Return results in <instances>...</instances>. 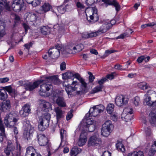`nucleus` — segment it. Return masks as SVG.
<instances>
[{"label": "nucleus", "mask_w": 156, "mask_h": 156, "mask_svg": "<svg viewBox=\"0 0 156 156\" xmlns=\"http://www.w3.org/2000/svg\"><path fill=\"white\" fill-rule=\"evenodd\" d=\"M39 80L41 81L40 84H42L40 85V89L39 92L41 96L44 97L47 96L46 92L52 88L51 83L56 85L60 83V80L55 75L49 76L46 77L44 80Z\"/></svg>", "instance_id": "1"}, {"label": "nucleus", "mask_w": 156, "mask_h": 156, "mask_svg": "<svg viewBox=\"0 0 156 156\" xmlns=\"http://www.w3.org/2000/svg\"><path fill=\"white\" fill-rule=\"evenodd\" d=\"M23 127L24 129L23 136L27 140L32 137L34 131V127L30 124L29 121L25 120L23 121Z\"/></svg>", "instance_id": "2"}, {"label": "nucleus", "mask_w": 156, "mask_h": 156, "mask_svg": "<svg viewBox=\"0 0 156 156\" xmlns=\"http://www.w3.org/2000/svg\"><path fill=\"white\" fill-rule=\"evenodd\" d=\"M97 12V9L95 7H92L86 10V15L88 21L94 23L98 20L99 17Z\"/></svg>", "instance_id": "3"}, {"label": "nucleus", "mask_w": 156, "mask_h": 156, "mask_svg": "<svg viewBox=\"0 0 156 156\" xmlns=\"http://www.w3.org/2000/svg\"><path fill=\"white\" fill-rule=\"evenodd\" d=\"M50 118V114L46 113L44 114L42 118L39 119L38 126L39 130L43 131L48 127Z\"/></svg>", "instance_id": "4"}, {"label": "nucleus", "mask_w": 156, "mask_h": 156, "mask_svg": "<svg viewBox=\"0 0 156 156\" xmlns=\"http://www.w3.org/2000/svg\"><path fill=\"white\" fill-rule=\"evenodd\" d=\"M18 119L15 117V113H9L5 117L4 123L7 127L12 128L16 125Z\"/></svg>", "instance_id": "5"}, {"label": "nucleus", "mask_w": 156, "mask_h": 156, "mask_svg": "<svg viewBox=\"0 0 156 156\" xmlns=\"http://www.w3.org/2000/svg\"><path fill=\"white\" fill-rule=\"evenodd\" d=\"M63 85L66 86L65 90L68 95L74 96L81 94V91L77 90V87L76 86V85H75L74 87H72L69 84H66L65 82H64L63 83Z\"/></svg>", "instance_id": "6"}, {"label": "nucleus", "mask_w": 156, "mask_h": 156, "mask_svg": "<svg viewBox=\"0 0 156 156\" xmlns=\"http://www.w3.org/2000/svg\"><path fill=\"white\" fill-rule=\"evenodd\" d=\"M101 144V139L99 137L98 135L97 134L91 136L88 141V147L100 146Z\"/></svg>", "instance_id": "7"}, {"label": "nucleus", "mask_w": 156, "mask_h": 156, "mask_svg": "<svg viewBox=\"0 0 156 156\" xmlns=\"http://www.w3.org/2000/svg\"><path fill=\"white\" fill-rule=\"evenodd\" d=\"M24 6L23 0H13L12 4L13 10L16 12H19Z\"/></svg>", "instance_id": "8"}, {"label": "nucleus", "mask_w": 156, "mask_h": 156, "mask_svg": "<svg viewBox=\"0 0 156 156\" xmlns=\"http://www.w3.org/2000/svg\"><path fill=\"white\" fill-rule=\"evenodd\" d=\"M106 31V29H104L103 30H99V29L97 31L95 32H91L89 33L86 32H84L82 34V36L83 38H92L93 37H96L103 33H105Z\"/></svg>", "instance_id": "9"}, {"label": "nucleus", "mask_w": 156, "mask_h": 156, "mask_svg": "<svg viewBox=\"0 0 156 156\" xmlns=\"http://www.w3.org/2000/svg\"><path fill=\"white\" fill-rule=\"evenodd\" d=\"M152 92L155 95L156 97L154 99L151 98V97L148 96L147 94H145L144 95V102L146 103V105L149 106H155L156 105V92L154 91Z\"/></svg>", "instance_id": "10"}, {"label": "nucleus", "mask_w": 156, "mask_h": 156, "mask_svg": "<svg viewBox=\"0 0 156 156\" xmlns=\"http://www.w3.org/2000/svg\"><path fill=\"white\" fill-rule=\"evenodd\" d=\"M41 81L38 80L34 82H28L24 83V87L25 89L30 91H31L35 88L38 87Z\"/></svg>", "instance_id": "11"}, {"label": "nucleus", "mask_w": 156, "mask_h": 156, "mask_svg": "<svg viewBox=\"0 0 156 156\" xmlns=\"http://www.w3.org/2000/svg\"><path fill=\"white\" fill-rule=\"evenodd\" d=\"M39 144L41 146L47 145L48 140L44 134H37V136Z\"/></svg>", "instance_id": "12"}, {"label": "nucleus", "mask_w": 156, "mask_h": 156, "mask_svg": "<svg viewBox=\"0 0 156 156\" xmlns=\"http://www.w3.org/2000/svg\"><path fill=\"white\" fill-rule=\"evenodd\" d=\"M31 109L30 105L28 104L25 105L19 112L20 115L23 117L27 116L30 113Z\"/></svg>", "instance_id": "13"}, {"label": "nucleus", "mask_w": 156, "mask_h": 156, "mask_svg": "<svg viewBox=\"0 0 156 156\" xmlns=\"http://www.w3.org/2000/svg\"><path fill=\"white\" fill-rule=\"evenodd\" d=\"M127 98L122 95L116 97L115 99L116 105L118 106H121L126 105L128 103Z\"/></svg>", "instance_id": "14"}, {"label": "nucleus", "mask_w": 156, "mask_h": 156, "mask_svg": "<svg viewBox=\"0 0 156 156\" xmlns=\"http://www.w3.org/2000/svg\"><path fill=\"white\" fill-rule=\"evenodd\" d=\"M39 103L40 105L42 106L43 108L44 109L45 112H49L52 110L51 105L49 102L41 99L39 100Z\"/></svg>", "instance_id": "15"}, {"label": "nucleus", "mask_w": 156, "mask_h": 156, "mask_svg": "<svg viewBox=\"0 0 156 156\" xmlns=\"http://www.w3.org/2000/svg\"><path fill=\"white\" fill-rule=\"evenodd\" d=\"M102 2L108 5L114 6L117 12H118L120 9V6L116 0H102Z\"/></svg>", "instance_id": "16"}, {"label": "nucleus", "mask_w": 156, "mask_h": 156, "mask_svg": "<svg viewBox=\"0 0 156 156\" xmlns=\"http://www.w3.org/2000/svg\"><path fill=\"white\" fill-rule=\"evenodd\" d=\"M60 134L61 141L59 147H63L67 144V142L66 141L67 137L66 131L63 129H62L60 131Z\"/></svg>", "instance_id": "17"}, {"label": "nucleus", "mask_w": 156, "mask_h": 156, "mask_svg": "<svg viewBox=\"0 0 156 156\" xmlns=\"http://www.w3.org/2000/svg\"><path fill=\"white\" fill-rule=\"evenodd\" d=\"M38 15L33 12H27L26 14V20L27 22H34L36 21Z\"/></svg>", "instance_id": "18"}, {"label": "nucleus", "mask_w": 156, "mask_h": 156, "mask_svg": "<svg viewBox=\"0 0 156 156\" xmlns=\"http://www.w3.org/2000/svg\"><path fill=\"white\" fill-rule=\"evenodd\" d=\"M48 55L50 57L52 58H56L60 55V51L54 47L51 48L48 50Z\"/></svg>", "instance_id": "19"}, {"label": "nucleus", "mask_w": 156, "mask_h": 156, "mask_svg": "<svg viewBox=\"0 0 156 156\" xmlns=\"http://www.w3.org/2000/svg\"><path fill=\"white\" fill-rule=\"evenodd\" d=\"M54 111L56 114L57 122H58L64 117V112L62 110L61 108L59 107H55L54 108Z\"/></svg>", "instance_id": "20"}, {"label": "nucleus", "mask_w": 156, "mask_h": 156, "mask_svg": "<svg viewBox=\"0 0 156 156\" xmlns=\"http://www.w3.org/2000/svg\"><path fill=\"white\" fill-rule=\"evenodd\" d=\"M87 135L84 131H82L79 139L78 142V144L79 146H82L85 144L87 141Z\"/></svg>", "instance_id": "21"}, {"label": "nucleus", "mask_w": 156, "mask_h": 156, "mask_svg": "<svg viewBox=\"0 0 156 156\" xmlns=\"http://www.w3.org/2000/svg\"><path fill=\"white\" fill-rule=\"evenodd\" d=\"M79 81L81 83L80 87L81 89L80 90L81 91V94L87 92V84L85 82L84 79L83 78H80Z\"/></svg>", "instance_id": "22"}, {"label": "nucleus", "mask_w": 156, "mask_h": 156, "mask_svg": "<svg viewBox=\"0 0 156 156\" xmlns=\"http://www.w3.org/2000/svg\"><path fill=\"white\" fill-rule=\"evenodd\" d=\"M51 5L48 3H45L39 9L40 13L43 14L48 11L51 8Z\"/></svg>", "instance_id": "23"}, {"label": "nucleus", "mask_w": 156, "mask_h": 156, "mask_svg": "<svg viewBox=\"0 0 156 156\" xmlns=\"http://www.w3.org/2000/svg\"><path fill=\"white\" fill-rule=\"evenodd\" d=\"M55 102L56 104L60 107H63L66 106V103L62 97H58Z\"/></svg>", "instance_id": "24"}, {"label": "nucleus", "mask_w": 156, "mask_h": 156, "mask_svg": "<svg viewBox=\"0 0 156 156\" xmlns=\"http://www.w3.org/2000/svg\"><path fill=\"white\" fill-rule=\"evenodd\" d=\"M133 32L132 30L131 29H129L126 30L124 33L121 34L119 36L117 37L116 39H123L129 37L130 34Z\"/></svg>", "instance_id": "25"}, {"label": "nucleus", "mask_w": 156, "mask_h": 156, "mask_svg": "<svg viewBox=\"0 0 156 156\" xmlns=\"http://www.w3.org/2000/svg\"><path fill=\"white\" fill-rule=\"evenodd\" d=\"M149 120L152 126H156V114L154 113H151L149 114Z\"/></svg>", "instance_id": "26"}, {"label": "nucleus", "mask_w": 156, "mask_h": 156, "mask_svg": "<svg viewBox=\"0 0 156 156\" xmlns=\"http://www.w3.org/2000/svg\"><path fill=\"white\" fill-rule=\"evenodd\" d=\"M102 127L105 128L111 131L113 128V126L112 122L109 120L106 121L102 125Z\"/></svg>", "instance_id": "27"}, {"label": "nucleus", "mask_w": 156, "mask_h": 156, "mask_svg": "<svg viewBox=\"0 0 156 156\" xmlns=\"http://www.w3.org/2000/svg\"><path fill=\"white\" fill-rule=\"evenodd\" d=\"M2 88L4 89V90L8 92L9 94L12 97H14L15 94V91L10 86L2 87Z\"/></svg>", "instance_id": "28"}, {"label": "nucleus", "mask_w": 156, "mask_h": 156, "mask_svg": "<svg viewBox=\"0 0 156 156\" xmlns=\"http://www.w3.org/2000/svg\"><path fill=\"white\" fill-rule=\"evenodd\" d=\"M41 33L43 35L49 34L51 31V28L48 26H43L40 29Z\"/></svg>", "instance_id": "29"}, {"label": "nucleus", "mask_w": 156, "mask_h": 156, "mask_svg": "<svg viewBox=\"0 0 156 156\" xmlns=\"http://www.w3.org/2000/svg\"><path fill=\"white\" fill-rule=\"evenodd\" d=\"M81 151V150L80 149L76 147H74L70 152L71 156H76Z\"/></svg>", "instance_id": "30"}, {"label": "nucleus", "mask_w": 156, "mask_h": 156, "mask_svg": "<svg viewBox=\"0 0 156 156\" xmlns=\"http://www.w3.org/2000/svg\"><path fill=\"white\" fill-rule=\"evenodd\" d=\"M8 44L12 47L13 48L16 44L21 42H23V40H20L18 42L16 41V40H8L7 41Z\"/></svg>", "instance_id": "31"}, {"label": "nucleus", "mask_w": 156, "mask_h": 156, "mask_svg": "<svg viewBox=\"0 0 156 156\" xmlns=\"http://www.w3.org/2000/svg\"><path fill=\"white\" fill-rule=\"evenodd\" d=\"M115 22V20H113L110 21V22L108 23L107 24H105L104 26V28H101L99 30H103L106 29L105 32L109 30L110 28L112 27L113 24H114Z\"/></svg>", "instance_id": "32"}, {"label": "nucleus", "mask_w": 156, "mask_h": 156, "mask_svg": "<svg viewBox=\"0 0 156 156\" xmlns=\"http://www.w3.org/2000/svg\"><path fill=\"white\" fill-rule=\"evenodd\" d=\"M27 2L29 4H31L34 7H36L40 5V0H26Z\"/></svg>", "instance_id": "33"}, {"label": "nucleus", "mask_w": 156, "mask_h": 156, "mask_svg": "<svg viewBox=\"0 0 156 156\" xmlns=\"http://www.w3.org/2000/svg\"><path fill=\"white\" fill-rule=\"evenodd\" d=\"M112 132L110 130L105 128L103 127H102L101 129V135L105 137H107L110 135V133Z\"/></svg>", "instance_id": "34"}, {"label": "nucleus", "mask_w": 156, "mask_h": 156, "mask_svg": "<svg viewBox=\"0 0 156 156\" xmlns=\"http://www.w3.org/2000/svg\"><path fill=\"white\" fill-rule=\"evenodd\" d=\"M8 97V95L5 91L0 89V100H5Z\"/></svg>", "instance_id": "35"}, {"label": "nucleus", "mask_w": 156, "mask_h": 156, "mask_svg": "<svg viewBox=\"0 0 156 156\" xmlns=\"http://www.w3.org/2000/svg\"><path fill=\"white\" fill-rule=\"evenodd\" d=\"M75 46H76L75 43H69L66 46V48L67 50H68L69 51H74L75 52V48H76Z\"/></svg>", "instance_id": "36"}, {"label": "nucleus", "mask_w": 156, "mask_h": 156, "mask_svg": "<svg viewBox=\"0 0 156 156\" xmlns=\"http://www.w3.org/2000/svg\"><path fill=\"white\" fill-rule=\"evenodd\" d=\"M0 25V37H2L6 34L5 30V24L4 23H1Z\"/></svg>", "instance_id": "37"}, {"label": "nucleus", "mask_w": 156, "mask_h": 156, "mask_svg": "<svg viewBox=\"0 0 156 156\" xmlns=\"http://www.w3.org/2000/svg\"><path fill=\"white\" fill-rule=\"evenodd\" d=\"M75 52L80 51L84 48V46L82 44L75 43Z\"/></svg>", "instance_id": "38"}, {"label": "nucleus", "mask_w": 156, "mask_h": 156, "mask_svg": "<svg viewBox=\"0 0 156 156\" xmlns=\"http://www.w3.org/2000/svg\"><path fill=\"white\" fill-rule=\"evenodd\" d=\"M156 151V142H154V144L151 147L150 150L148 154L150 156H152L154 155Z\"/></svg>", "instance_id": "39"}, {"label": "nucleus", "mask_w": 156, "mask_h": 156, "mask_svg": "<svg viewBox=\"0 0 156 156\" xmlns=\"http://www.w3.org/2000/svg\"><path fill=\"white\" fill-rule=\"evenodd\" d=\"M127 156H144L143 152L141 151H134L129 153Z\"/></svg>", "instance_id": "40"}, {"label": "nucleus", "mask_w": 156, "mask_h": 156, "mask_svg": "<svg viewBox=\"0 0 156 156\" xmlns=\"http://www.w3.org/2000/svg\"><path fill=\"white\" fill-rule=\"evenodd\" d=\"M114 105L113 104H109L107 107V111L109 114L112 113L114 111Z\"/></svg>", "instance_id": "41"}, {"label": "nucleus", "mask_w": 156, "mask_h": 156, "mask_svg": "<svg viewBox=\"0 0 156 156\" xmlns=\"http://www.w3.org/2000/svg\"><path fill=\"white\" fill-rule=\"evenodd\" d=\"M96 106V108L94 110V111L96 112H99V113H101L103 112L104 109V106L102 105H100Z\"/></svg>", "instance_id": "42"}, {"label": "nucleus", "mask_w": 156, "mask_h": 156, "mask_svg": "<svg viewBox=\"0 0 156 156\" xmlns=\"http://www.w3.org/2000/svg\"><path fill=\"white\" fill-rule=\"evenodd\" d=\"M138 87L143 90H145L148 89L149 86L145 82H142L138 84Z\"/></svg>", "instance_id": "43"}, {"label": "nucleus", "mask_w": 156, "mask_h": 156, "mask_svg": "<svg viewBox=\"0 0 156 156\" xmlns=\"http://www.w3.org/2000/svg\"><path fill=\"white\" fill-rule=\"evenodd\" d=\"M6 148L12 152L13 151H14L15 149V146L10 141H8V145Z\"/></svg>", "instance_id": "44"}, {"label": "nucleus", "mask_w": 156, "mask_h": 156, "mask_svg": "<svg viewBox=\"0 0 156 156\" xmlns=\"http://www.w3.org/2000/svg\"><path fill=\"white\" fill-rule=\"evenodd\" d=\"M116 146L118 150H120L122 152L125 151V148L123 144L121 143H117L116 144Z\"/></svg>", "instance_id": "45"}, {"label": "nucleus", "mask_w": 156, "mask_h": 156, "mask_svg": "<svg viewBox=\"0 0 156 156\" xmlns=\"http://www.w3.org/2000/svg\"><path fill=\"white\" fill-rule=\"evenodd\" d=\"M102 88L103 87L102 86H97L92 90L91 93L94 94L102 90Z\"/></svg>", "instance_id": "46"}, {"label": "nucleus", "mask_w": 156, "mask_h": 156, "mask_svg": "<svg viewBox=\"0 0 156 156\" xmlns=\"http://www.w3.org/2000/svg\"><path fill=\"white\" fill-rule=\"evenodd\" d=\"M102 88L103 87L102 86H97L92 90L91 93L94 94L102 90Z\"/></svg>", "instance_id": "47"}, {"label": "nucleus", "mask_w": 156, "mask_h": 156, "mask_svg": "<svg viewBox=\"0 0 156 156\" xmlns=\"http://www.w3.org/2000/svg\"><path fill=\"white\" fill-rule=\"evenodd\" d=\"M156 25V22L150 23L148 24H145L141 26V27L142 28L144 29L147 27H152Z\"/></svg>", "instance_id": "48"}, {"label": "nucleus", "mask_w": 156, "mask_h": 156, "mask_svg": "<svg viewBox=\"0 0 156 156\" xmlns=\"http://www.w3.org/2000/svg\"><path fill=\"white\" fill-rule=\"evenodd\" d=\"M123 112L126 114H133V109L130 107H128L126 108L123 111Z\"/></svg>", "instance_id": "49"}, {"label": "nucleus", "mask_w": 156, "mask_h": 156, "mask_svg": "<svg viewBox=\"0 0 156 156\" xmlns=\"http://www.w3.org/2000/svg\"><path fill=\"white\" fill-rule=\"evenodd\" d=\"M133 114H126V115L124 117L125 121L126 122L129 121L133 119Z\"/></svg>", "instance_id": "50"}, {"label": "nucleus", "mask_w": 156, "mask_h": 156, "mask_svg": "<svg viewBox=\"0 0 156 156\" xmlns=\"http://www.w3.org/2000/svg\"><path fill=\"white\" fill-rule=\"evenodd\" d=\"M116 74L115 72H113L111 73L110 74L107 75L106 78L109 80H112L113 79L115 76L116 75Z\"/></svg>", "instance_id": "51"}, {"label": "nucleus", "mask_w": 156, "mask_h": 156, "mask_svg": "<svg viewBox=\"0 0 156 156\" xmlns=\"http://www.w3.org/2000/svg\"><path fill=\"white\" fill-rule=\"evenodd\" d=\"M34 44V41H32L30 42L29 43H27L25 44L24 46L25 48L24 49H26L28 50V52H29L30 48Z\"/></svg>", "instance_id": "52"}, {"label": "nucleus", "mask_w": 156, "mask_h": 156, "mask_svg": "<svg viewBox=\"0 0 156 156\" xmlns=\"http://www.w3.org/2000/svg\"><path fill=\"white\" fill-rule=\"evenodd\" d=\"M140 101V98L138 96L135 97L133 99V104L136 106L139 105Z\"/></svg>", "instance_id": "53"}, {"label": "nucleus", "mask_w": 156, "mask_h": 156, "mask_svg": "<svg viewBox=\"0 0 156 156\" xmlns=\"http://www.w3.org/2000/svg\"><path fill=\"white\" fill-rule=\"evenodd\" d=\"M73 111V110L71 109L68 113L66 117V119L67 120L70 119L73 117V115L72 114Z\"/></svg>", "instance_id": "54"}, {"label": "nucleus", "mask_w": 156, "mask_h": 156, "mask_svg": "<svg viewBox=\"0 0 156 156\" xmlns=\"http://www.w3.org/2000/svg\"><path fill=\"white\" fill-rule=\"evenodd\" d=\"M96 108V106H94L92 108H91L89 111V113H91V116H93L94 117L96 116V114H94V112H97L94 111V110Z\"/></svg>", "instance_id": "55"}, {"label": "nucleus", "mask_w": 156, "mask_h": 156, "mask_svg": "<svg viewBox=\"0 0 156 156\" xmlns=\"http://www.w3.org/2000/svg\"><path fill=\"white\" fill-rule=\"evenodd\" d=\"M144 130L147 136H150L151 134V129L148 127L145 128Z\"/></svg>", "instance_id": "56"}, {"label": "nucleus", "mask_w": 156, "mask_h": 156, "mask_svg": "<svg viewBox=\"0 0 156 156\" xmlns=\"http://www.w3.org/2000/svg\"><path fill=\"white\" fill-rule=\"evenodd\" d=\"M57 9L59 12L61 14H63L66 10V8L62 6L59 7Z\"/></svg>", "instance_id": "57"}, {"label": "nucleus", "mask_w": 156, "mask_h": 156, "mask_svg": "<svg viewBox=\"0 0 156 156\" xmlns=\"http://www.w3.org/2000/svg\"><path fill=\"white\" fill-rule=\"evenodd\" d=\"M4 152L7 156H14L13 153L7 148H5Z\"/></svg>", "instance_id": "58"}, {"label": "nucleus", "mask_w": 156, "mask_h": 156, "mask_svg": "<svg viewBox=\"0 0 156 156\" xmlns=\"http://www.w3.org/2000/svg\"><path fill=\"white\" fill-rule=\"evenodd\" d=\"M93 121L90 119H86V124L84 125V126L86 127L91 125H93Z\"/></svg>", "instance_id": "59"}, {"label": "nucleus", "mask_w": 156, "mask_h": 156, "mask_svg": "<svg viewBox=\"0 0 156 156\" xmlns=\"http://www.w3.org/2000/svg\"><path fill=\"white\" fill-rule=\"evenodd\" d=\"M14 19V26L15 27L17 23H19L20 22V18L18 16L16 15Z\"/></svg>", "instance_id": "60"}, {"label": "nucleus", "mask_w": 156, "mask_h": 156, "mask_svg": "<svg viewBox=\"0 0 156 156\" xmlns=\"http://www.w3.org/2000/svg\"><path fill=\"white\" fill-rule=\"evenodd\" d=\"M110 119L112 121L114 122H116L118 119V115L117 113L112 114L111 115Z\"/></svg>", "instance_id": "61"}, {"label": "nucleus", "mask_w": 156, "mask_h": 156, "mask_svg": "<svg viewBox=\"0 0 156 156\" xmlns=\"http://www.w3.org/2000/svg\"><path fill=\"white\" fill-rule=\"evenodd\" d=\"M86 127L88 128V129L89 132H93L95 129V126L94 124L91 125H89V126H87Z\"/></svg>", "instance_id": "62"}, {"label": "nucleus", "mask_w": 156, "mask_h": 156, "mask_svg": "<svg viewBox=\"0 0 156 156\" xmlns=\"http://www.w3.org/2000/svg\"><path fill=\"white\" fill-rule=\"evenodd\" d=\"M96 0H86V3L88 6L93 5L95 2Z\"/></svg>", "instance_id": "63"}, {"label": "nucleus", "mask_w": 156, "mask_h": 156, "mask_svg": "<svg viewBox=\"0 0 156 156\" xmlns=\"http://www.w3.org/2000/svg\"><path fill=\"white\" fill-rule=\"evenodd\" d=\"M115 51H116L114 50H106L104 54V56H105V57H107L110 54L114 53Z\"/></svg>", "instance_id": "64"}]
</instances>
